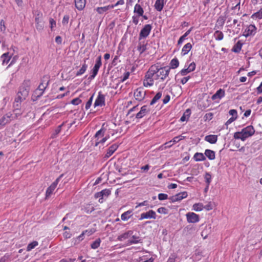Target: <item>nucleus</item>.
I'll use <instances>...</instances> for the list:
<instances>
[{
    "mask_svg": "<svg viewBox=\"0 0 262 262\" xmlns=\"http://www.w3.org/2000/svg\"><path fill=\"white\" fill-rule=\"evenodd\" d=\"M170 68L168 67H161L153 64L145 73L143 80V85L145 87H150L154 84L155 81L157 84L163 81L169 75Z\"/></svg>",
    "mask_w": 262,
    "mask_h": 262,
    "instance_id": "1",
    "label": "nucleus"
},
{
    "mask_svg": "<svg viewBox=\"0 0 262 262\" xmlns=\"http://www.w3.org/2000/svg\"><path fill=\"white\" fill-rule=\"evenodd\" d=\"M255 133V129L252 125H249L242 129L241 132L234 133V138L245 141L247 138L252 136Z\"/></svg>",
    "mask_w": 262,
    "mask_h": 262,
    "instance_id": "2",
    "label": "nucleus"
},
{
    "mask_svg": "<svg viewBox=\"0 0 262 262\" xmlns=\"http://www.w3.org/2000/svg\"><path fill=\"white\" fill-rule=\"evenodd\" d=\"M63 174H61L56 180L53 182L51 185L47 189L46 192V198H49L51 195L53 193L55 188H56L57 184H58L60 180L62 177Z\"/></svg>",
    "mask_w": 262,
    "mask_h": 262,
    "instance_id": "3",
    "label": "nucleus"
},
{
    "mask_svg": "<svg viewBox=\"0 0 262 262\" xmlns=\"http://www.w3.org/2000/svg\"><path fill=\"white\" fill-rule=\"evenodd\" d=\"M152 29V26L150 24L145 25L141 29L139 36V40H141L146 38L150 34Z\"/></svg>",
    "mask_w": 262,
    "mask_h": 262,
    "instance_id": "4",
    "label": "nucleus"
},
{
    "mask_svg": "<svg viewBox=\"0 0 262 262\" xmlns=\"http://www.w3.org/2000/svg\"><path fill=\"white\" fill-rule=\"evenodd\" d=\"M146 95V91L143 88H138L134 92V96L136 100L142 101Z\"/></svg>",
    "mask_w": 262,
    "mask_h": 262,
    "instance_id": "5",
    "label": "nucleus"
},
{
    "mask_svg": "<svg viewBox=\"0 0 262 262\" xmlns=\"http://www.w3.org/2000/svg\"><path fill=\"white\" fill-rule=\"evenodd\" d=\"M101 65V56H99L97 57L95 66L92 70V74L90 76V78L92 79L96 77Z\"/></svg>",
    "mask_w": 262,
    "mask_h": 262,
    "instance_id": "6",
    "label": "nucleus"
},
{
    "mask_svg": "<svg viewBox=\"0 0 262 262\" xmlns=\"http://www.w3.org/2000/svg\"><path fill=\"white\" fill-rule=\"evenodd\" d=\"M186 216L187 221L189 223H196L200 221L199 215L194 212H188Z\"/></svg>",
    "mask_w": 262,
    "mask_h": 262,
    "instance_id": "7",
    "label": "nucleus"
},
{
    "mask_svg": "<svg viewBox=\"0 0 262 262\" xmlns=\"http://www.w3.org/2000/svg\"><path fill=\"white\" fill-rule=\"evenodd\" d=\"M157 217L156 213L152 210H150L146 212L141 214L139 220L143 219H156Z\"/></svg>",
    "mask_w": 262,
    "mask_h": 262,
    "instance_id": "8",
    "label": "nucleus"
},
{
    "mask_svg": "<svg viewBox=\"0 0 262 262\" xmlns=\"http://www.w3.org/2000/svg\"><path fill=\"white\" fill-rule=\"evenodd\" d=\"M105 105V96L101 92L98 93V95L94 102V107L102 106Z\"/></svg>",
    "mask_w": 262,
    "mask_h": 262,
    "instance_id": "9",
    "label": "nucleus"
},
{
    "mask_svg": "<svg viewBox=\"0 0 262 262\" xmlns=\"http://www.w3.org/2000/svg\"><path fill=\"white\" fill-rule=\"evenodd\" d=\"M187 193L186 191L181 192L171 196L169 199L172 202L180 201L187 196Z\"/></svg>",
    "mask_w": 262,
    "mask_h": 262,
    "instance_id": "10",
    "label": "nucleus"
},
{
    "mask_svg": "<svg viewBox=\"0 0 262 262\" xmlns=\"http://www.w3.org/2000/svg\"><path fill=\"white\" fill-rule=\"evenodd\" d=\"M256 27L254 25H250L245 29L244 35L248 37L250 35H254L256 32Z\"/></svg>",
    "mask_w": 262,
    "mask_h": 262,
    "instance_id": "11",
    "label": "nucleus"
},
{
    "mask_svg": "<svg viewBox=\"0 0 262 262\" xmlns=\"http://www.w3.org/2000/svg\"><path fill=\"white\" fill-rule=\"evenodd\" d=\"M36 28L38 31H41L44 27L43 23L41 19V15L38 14L35 18Z\"/></svg>",
    "mask_w": 262,
    "mask_h": 262,
    "instance_id": "12",
    "label": "nucleus"
},
{
    "mask_svg": "<svg viewBox=\"0 0 262 262\" xmlns=\"http://www.w3.org/2000/svg\"><path fill=\"white\" fill-rule=\"evenodd\" d=\"M147 41L145 40H139L137 49L140 54H142L147 50Z\"/></svg>",
    "mask_w": 262,
    "mask_h": 262,
    "instance_id": "13",
    "label": "nucleus"
},
{
    "mask_svg": "<svg viewBox=\"0 0 262 262\" xmlns=\"http://www.w3.org/2000/svg\"><path fill=\"white\" fill-rule=\"evenodd\" d=\"M149 112V110L147 108L146 105H144L141 107L139 112H138L136 115V118L137 119H141L145 116Z\"/></svg>",
    "mask_w": 262,
    "mask_h": 262,
    "instance_id": "14",
    "label": "nucleus"
},
{
    "mask_svg": "<svg viewBox=\"0 0 262 262\" xmlns=\"http://www.w3.org/2000/svg\"><path fill=\"white\" fill-rule=\"evenodd\" d=\"M166 3V0H156L154 5L155 9L157 11L161 12L163 10Z\"/></svg>",
    "mask_w": 262,
    "mask_h": 262,
    "instance_id": "15",
    "label": "nucleus"
},
{
    "mask_svg": "<svg viewBox=\"0 0 262 262\" xmlns=\"http://www.w3.org/2000/svg\"><path fill=\"white\" fill-rule=\"evenodd\" d=\"M12 120L13 119H12L11 113H7L0 119V125H5Z\"/></svg>",
    "mask_w": 262,
    "mask_h": 262,
    "instance_id": "16",
    "label": "nucleus"
},
{
    "mask_svg": "<svg viewBox=\"0 0 262 262\" xmlns=\"http://www.w3.org/2000/svg\"><path fill=\"white\" fill-rule=\"evenodd\" d=\"M225 20H226L225 17L223 16H219L217 19L216 23L215 24L214 29H221L223 28V27L225 24Z\"/></svg>",
    "mask_w": 262,
    "mask_h": 262,
    "instance_id": "17",
    "label": "nucleus"
},
{
    "mask_svg": "<svg viewBox=\"0 0 262 262\" xmlns=\"http://www.w3.org/2000/svg\"><path fill=\"white\" fill-rule=\"evenodd\" d=\"M133 234V231L128 230V231L120 234V235H119L117 237V239L119 241H123L127 239L131 235H132Z\"/></svg>",
    "mask_w": 262,
    "mask_h": 262,
    "instance_id": "18",
    "label": "nucleus"
},
{
    "mask_svg": "<svg viewBox=\"0 0 262 262\" xmlns=\"http://www.w3.org/2000/svg\"><path fill=\"white\" fill-rule=\"evenodd\" d=\"M11 56L9 52L3 54L0 57V60L2 61V65L5 66L7 64L11 59Z\"/></svg>",
    "mask_w": 262,
    "mask_h": 262,
    "instance_id": "19",
    "label": "nucleus"
},
{
    "mask_svg": "<svg viewBox=\"0 0 262 262\" xmlns=\"http://www.w3.org/2000/svg\"><path fill=\"white\" fill-rule=\"evenodd\" d=\"M48 81L46 82H42L41 83H40L38 87V89L36 91V93L38 94V95H41L43 94L45 90L48 86Z\"/></svg>",
    "mask_w": 262,
    "mask_h": 262,
    "instance_id": "20",
    "label": "nucleus"
},
{
    "mask_svg": "<svg viewBox=\"0 0 262 262\" xmlns=\"http://www.w3.org/2000/svg\"><path fill=\"white\" fill-rule=\"evenodd\" d=\"M225 96V91L223 89H219L216 92L212 95L211 99L212 100H215L216 99H220Z\"/></svg>",
    "mask_w": 262,
    "mask_h": 262,
    "instance_id": "21",
    "label": "nucleus"
},
{
    "mask_svg": "<svg viewBox=\"0 0 262 262\" xmlns=\"http://www.w3.org/2000/svg\"><path fill=\"white\" fill-rule=\"evenodd\" d=\"M85 0H75L76 8L79 10H82L85 6Z\"/></svg>",
    "mask_w": 262,
    "mask_h": 262,
    "instance_id": "22",
    "label": "nucleus"
},
{
    "mask_svg": "<svg viewBox=\"0 0 262 262\" xmlns=\"http://www.w3.org/2000/svg\"><path fill=\"white\" fill-rule=\"evenodd\" d=\"M118 147V145L114 144L111 145L108 149L106 154H105V158H109L117 150Z\"/></svg>",
    "mask_w": 262,
    "mask_h": 262,
    "instance_id": "23",
    "label": "nucleus"
},
{
    "mask_svg": "<svg viewBox=\"0 0 262 262\" xmlns=\"http://www.w3.org/2000/svg\"><path fill=\"white\" fill-rule=\"evenodd\" d=\"M17 94H19L23 98V99L25 100L29 94V88H20Z\"/></svg>",
    "mask_w": 262,
    "mask_h": 262,
    "instance_id": "24",
    "label": "nucleus"
},
{
    "mask_svg": "<svg viewBox=\"0 0 262 262\" xmlns=\"http://www.w3.org/2000/svg\"><path fill=\"white\" fill-rule=\"evenodd\" d=\"M133 215V210H129L123 213L121 215V219L123 221H127Z\"/></svg>",
    "mask_w": 262,
    "mask_h": 262,
    "instance_id": "25",
    "label": "nucleus"
},
{
    "mask_svg": "<svg viewBox=\"0 0 262 262\" xmlns=\"http://www.w3.org/2000/svg\"><path fill=\"white\" fill-rule=\"evenodd\" d=\"M205 140L211 144H214L217 141V136L215 135H208L205 137Z\"/></svg>",
    "mask_w": 262,
    "mask_h": 262,
    "instance_id": "26",
    "label": "nucleus"
},
{
    "mask_svg": "<svg viewBox=\"0 0 262 262\" xmlns=\"http://www.w3.org/2000/svg\"><path fill=\"white\" fill-rule=\"evenodd\" d=\"M192 48V45L190 42L187 43L182 48L181 55L184 56L187 54Z\"/></svg>",
    "mask_w": 262,
    "mask_h": 262,
    "instance_id": "27",
    "label": "nucleus"
},
{
    "mask_svg": "<svg viewBox=\"0 0 262 262\" xmlns=\"http://www.w3.org/2000/svg\"><path fill=\"white\" fill-rule=\"evenodd\" d=\"M110 9H113V6H111L110 5L104 7H97L96 9V11L98 13L102 14L107 11Z\"/></svg>",
    "mask_w": 262,
    "mask_h": 262,
    "instance_id": "28",
    "label": "nucleus"
},
{
    "mask_svg": "<svg viewBox=\"0 0 262 262\" xmlns=\"http://www.w3.org/2000/svg\"><path fill=\"white\" fill-rule=\"evenodd\" d=\"M88 67V66L87 64L86 63V60H84V63H83L82 67L80 68V69L77 72V73L76 74V76H81V75H82L83 74H84L85 73V72L86 71V70H87Z\"/></svg>",
    "mask_w": 262,
    "mask_h": 262,
    "instance_id": "29",
    "label": "nucleus"
},
{
    "mask_svg": "<svg viewBox=\"0 0 262 262\" xmlns=\"http://www.w3.org/2000/svg\"><path fill=\"white\" fill-rule=\"evenodd\" d=\"M205 156L207 157L209 160H213L215 159V152L210 149H206L205 151Z\"/></svg>",
    "mask_w": 262,
    "mask_h": 262,
    "instance_id": "30",
    "label": "nucleus"
},
{
    "mask_svg": "<svg viewBox=\"0 0 262 262\" xmlns=\"http://www.w3.org/2000/svg\"><path fill=\"white\" fill-rule=\"evenodd\" d=\"M134 12L137 13L138 16H143L144 10L139 4H136L134 7Z\"/></svg>",
    "mask_w": 262,
    "mask_h": 262,
    "instance_id": "31",
    "label": "nucleus"
},
{
    "mask_svg": "<svg viewBox=\"0 0 262 262\" xmlns=\"http://www.w3.org/2000/svg\"><path fill=\"white\" fill-rule=\"evenodd\" d=\"M193 158L196 161H204L206 159L204 155L201 152H196L194 154Z\"/></svg>",
    "mask_w": 262,
    "mask_h": 262,
    "instance_id": "32",
    "label": "nucleus"
},
{
    "mask_svg": "<svg viewBox=\"0 0 262 262\" xmlns=\"http://www.w3.org/2000/svg\"><path fill=\"white\" fill-rule=\"evenodd\" d=\"M213 36L216 40H221L223 39L224 37V34L223 32L219 30H216L214 32Z\"/></svg>",
    "mask_w": 262,
    "mask_h": 262,
    "instance_id": "33",
    "label": "nucleus"
},
{
    "mask_svg": "<svg viewBox=\"0 0 262 262\" xmlns=\"http://www.w3.org/2000/svg\"><path fill=\"white\" fill-rule=\"evenodd\" d=\"M179 61L178 59L176 58L172 59L170 62V68L171 69H176L179 67Z\"/></svg>",
    "mask_w": 262,
    "mask_h": 262,
    "instance_id": "34",
    "label": "nucleus"
},
{
    "mask_svg": "<svg viewBox=\"0 0 262 262\" xmlns=\"http://www.w3.org/2000/svg\"><path fill=\"white\" fill-rule=\"evenodd\" d=\"M192 209L195 211H201L204 209V205L202 203H195L192 206Z\"/></svg>",
    "mask_w": 262,
    "mask_h": 262,
    "instance_id": "35",
    "label": "nucleus"
},
{
    "mask_svg": "<svg viewBox=\"0 0 262 262\" xmlns=\"http://www.w3.org/2000/svg\"><path fill=\"white\" fill-rule=\"evenodd\" d=\"M251 18L254 19H261L262 18V8H261L258 11L253 13L251 15Z\"/></svg>",
    "mask_w": 262,
    "mask_h": 262,
    "instance_id": "36",
    "label": "nucleus"
},
{
    "mask_svg": "<svg viewBox=\"0 0 262 262\" xmlns=\"http://www.w3.org/2000/svg\"><path fill=\"white\" fill-rule=\"evenodd\" d=\"M162 95V94L161 92L157 93L156 95L154 96L153 99L151 100L150 104L151 105L155 104L156 102H157V101L161 98Z\"/></svg>",
    "mask_w": 262,
    "mask_h": 262,
    "instance_id": "37",
    "label": "nucleus"
},
{
    "mask_svg": "<svg viewBox=\"0 0 262 262\" xmlns=\"http://www.w3.org/2000/svg\"><path fill=\"white\" fill-rule=\"evenodd\" d=\"M83 210L85 212L90 213L95 210V208L91 204H86L83 208Z\"/></svg>",
    "mask_w": 262,
    "mask_h": 262,
    "instance_id": "38",
    "label": "nucleus"
},
{
    "mask_svg": "<svg viewBox=\"0 0 262 262\" xmlns=\"http://www.w3.org/2000/svg\"><path fill=\"white\" fill-rule=\"evenodd\" d=\"M22 114L23 112L20 110H19V111H16V110H14L13 113H11L12 119L13 120L16 119L20 117Z\"/></svg>",
    "mask_w": 262,
    "mask_h": 262,
    "instance_id": "39",
    "label": "nucleus"
},
{
    "mask_svg": "<svg viewBox=\"0 0 262 262\" xmlns=\"http://www.w3.org/2000/svg\"><path fill=\"white\" fill-rule=\"evenodd\" d=\"M101 242V241L100 238H97L96 241H95L91 244V248L93 249H96L97 248H98L100 246Z\"/></svg>",
    "mask_w": 262,
    "mask_h": 262,
    "instance_id": "40",
    "label": "nucleus"
},
{
    "mask_svg": "<svg viewBox=\"0 0 262 262\" xmlns=\"http://www.w3.org/2000/svg\"><path fill=\"white\" fill-rule=\"evenodd\" d=\"M211 225H208L206 227L205 229H204L202 232V235H205L204 238H206L208 234H209L211 232Z\"/></svg>",
    "mask_w": 262,
    "mask_h": 262,
    "instance_id": "41",
    "label": "nucleus"
},
{
    "mask_svg": "<svg viewBox=\"0 0 262 262\" xmlns=\"http://www.w3.org/2000/svg\"><path fill=\"white\" fill-rule=\"evenodd\" d=\"M38 245V243L37 241H33L32 243L28 244L27 247V251H30L33 249L35 248Z\"/></svg>",
    "mask_w": 262,
    "mask_h": 262,
    "instance_id": "42",
    "label": "nucleus"
},
{
    "mask_svg": "<svg viewBox=\"0 0 262 262\" xmlns=\"http://www.w3.org/2000/svg\"><path fill=\"white\" fill-rule=\"evenodd\" d=\"M140 241V237L137 236L132 235L130 239L128 240V244H137L139 243Z\"/></svg>",
    "mask_w": 262,
    "mask_h": 262,
    "instance_id": "43",
    "label": "nucleus"
},
{
    "mask_svg": "<svg viewBox=\"0 0 262 262\" xmlns=\"http://www.w3.org/2000/svg\"><path fill=\"white\" fill-rule=\"evenodd\" d=\"M242 49V44L238 41L237 43L234 46L232 51L235 53H238Z\"/></svg>",
    "mask_w": 262,
    "mask_h": 262,
    "instance_id": "44",
    "label": "nucleus"
},
{
    "mask_svg": "<svg viewBox=\"0 0 262 262\" xmlns=\"http://www.w3.org/2000/svg\"><path fill=\"white\" fill-rule=\"evenodd\" d=\"M205 182L207 185H209L212 179L211 175L209 172H206L204 176Z\"/></svg>",
    "mask_w": 262,
    "mask_h": 262,
    "instance_id": "45",
    "label": "nucleus"
},
{
    "mask_svg": "<svg viewBox=\"0 0 262 262\" xmlns=\"http://www.w3.org/2000/svg\"><path fill=\"white\" fill-rule=\"evenodd\" d=\"M191 72L189 71L188 68H186V66L184 69L180 71V72L177 75L176 77L179 76V75H181L182 76H185L187 75L188 73Z\"/></svg>",
    "mask_w": 262,
    "mask_h": 262,
    "instance_id": "46",
    "label": "nucleus"
},
{
    "mask_svg": "<svg viewBox=\"0 0 262 262\" xmlns=\"http://www.w3.org/2000/svg\"><path fill=\"white\" fill-rule=\"evenodd\" d=\"M84 233L82 232L75 240V244L79 243L84 239Z\"/></svg>",
    "mask_w": 262,
    "mask_h": 262,
    "instance_id": "47",
    "label": "nucleus"
},
{
    "mask_svg": "<svg viewBox=\"0 0 262 262\" xmlns=\"http://www.w3.org/2000/svg\"><path fill=\"white\" fill-rule=\"evenodd\" d=\"M104 130L103 129H101L97 131L95 135V137L97 138V140H98L99 137H102L104 136Z\"/></svg>",
    "mask_w": 262,
    "mask_h": 262,
    "instance_id": "48",
    "label": "nucleus"
},
{
    "mask_svg": "<svg viewBox=\"0 0 262 262\" xmlns=\"http://www.w3.org/2000/svg\"><path fill=\"white\" fill-rule=\"evenodd\" d=\"M157 211L161 214H166L168 213V209L165 207H160L158 209Z\"/></svg>",
    "mask_w": 262,
    "mask_h": 262,
    "instance_id": "49",
    "label": "nucleus"
},
{
    "mask_svg": "<svg viewBox=\"0 0 262 262\" xmlns=\"http://www.w3.org/2000/svg\"><path fill=\"white\" fill-rule=\"evenodd\" d=\"M83 232L85 235H87L89 236L92 235L95 232V230L94 229H90L85 230Z\"/></svg>",
    "mask_w": 262,
    "mask_h": 262,
    "instance_id": "50",
    "label": "nucleus"
},
{
    "mask_svg": "<svg viewBox=\"0 0 262 262\" xmlns=\"http://www.w3.org/2000/svg\"><path fill=\"white\" fill-rule=\"evenodd\" d=\"M69 18H70V17H69V15H65L63 16L62 20V25H67L69 23Z\"/></svg>",
    "mask_w": 262,
    "mask_h": 262,
    "instance_id": "51",
    "label": "nucleus"
},
{
    "mask_svg": "<svg viewBox=\"0 0 262 262\" xmlns=\"http://www.w3.org/2000/svg\"><path fill=\"white\" fill-rule=\"evenodd\" d=\"M93 99V95L90 97L85 104V109L88 110L91 107Z\"/></svg>",
    "mask_w": 262,
    "mask_h": 262,
    "instance_id": "52",
    "label": "nucleus"
},
{
    "mask_svg": "<svg viewBox=\"0 0 262 262\" xmlns=\"http://www.w3.org/2000/svg\"><path fill=\"white\" fill-rule=\"evenodd\" d=\"M184 138V136H177V137H175L174 138H173L171 141H172V142H173V143H175L178 142L179 141L183 139Z\"/></svg>",
    "mask_w": 262,
    "mask_h": 262,
    "instance_id": "53",
    "label": "nucleus"
},
{
    "mask_svg": "<svg viewBox=\"0 0 262 262\" xmlns=\"http://www.w3.org/2000/svg\"><path fill=\"white\" fill-rule=\"evenodd\" d=\"M151 256H150V255H145L143 256H141L139 257L138 259L137 260L138 261H144L146 260V259H148V258H150Z\"/></svg>",
    "mask_w": 262,
    "mask_h": 262,
    "instance_id": "54",
    "label": "nucleus"
},
{
    "mask_svg": "<svg viewBox=\"0 0 262 262\" xmlns=\"http://www.w3.org/2000/svg\"><path fill=\"white\" fill-rule=\"evenodd\" d=\"M21 103L18 101H14L13 103V107L14 110H16V111H19L20 110Z\"/></svg>",
    "mask_w": 262,
    "mask_h": 262,
    "instance_id": "55",
    "label": "nucleus"
},
{
    "mask_svg": "<svg viewBox=\"0 0 262 262\" xmlns=\"http://www.w3.org/2000/svg\"><path fill=\"white\" fill-rule=\"evenodd\" d=\"M100 192L103 195V197L107 196L110 194L111 191L109 189H105L101 191Z\"/></svg>",
    "mask_w": 262,
    "mask_h": 262,
    "instance_id": "56",
    "label": "nucleus"
},
{
    "mask_svg": "<svg viewBox=\"0 0 262 262\" xmlns=\"http://www.w3.org/2000/svg\"><path fill=\"white\" fill-rule=\"evenodd\" d=\"M158 199L159 200H165L168 199V195L165 193H159L158 194Z\"/></svg>",
    "mask_w": 262,
    "mask_h": 262,
    "instance_id": "57",
    "label": "nucleus"
},
{
    "mask_svg": "<svg viewBox=\"0 0 262 262\" xmlns=\"http://www.w3.org/2000/svg\"><path fill=\"white\" fill-rule=\"evenodd\" d=\"M213 209V206L211 202H209L207 205H204V209L207 211L211 210Z\"/></svg>",
    "mask_w": 262,
    "mask_h": 262,
    "instance_id": "58",
    "label": "nucleus"
},
{
    "mask_svg": "<svg viewBox=\"0 0 262 262\" xmlns=\"http://www.w3.org/2000/svg\"><path fill=\"white\" fill-rule=\"evenodd\" d=\"M229 114H230V115L232 116V117H235L236 119H237V112L236 110H234V109L230 110L229 112Z\"/></svg>",
    "mask_w": 262,
    "mask_h": 262,
    "instance_id": "59",
    "label": "nucleus"
},
{
    "mask_svg": "<svg viewBox=\"0 0 262 262\" xmlns=\"http://www.w3.org/2000/svg\"><path fill=\"white\" fill-rule=\"evenodd\" d=\"M195 63L194 62H191L187 67L190 72L194 71L195 69Z\"/></svg>",
    "mask_w": 262,
    "mask_h": 262,
    "instance_id": "60",
    "label": "nucleus"
},
{
    "mask_svg": "<svg viewBox=\"0 0 262 262\" xmlns=\"http://www.w3.org/2000/svg\"><path fill=\"white\" fill-rule=\"evenodd\" d=\"M213 117V114L212 113H208L206 114L204 116L205 120H210L212 119Z\"/></svg>",
    "mask_w": 262,
    "mask_h": 262,
    "instance_id": "61",
    "label": "nucleus"
},
{
    "mask_svg": "<svg viewBox=\"0 0 262 262\" xmlns=\"http://www.w3.org/2000/svg\"><path fill=\"white\" fill-rule=\"evenodd\" d=\"M81 102L79 98H76L71 101V103L74 105H78Z\"/></svg>",
    "mask_w": 262,
    "mask_h": 262,
    "instance_id": "62",
    "label": "nucleus"
},
{
    "mask_svg": "<svg viewBox=\"0 0 262 262\" xmlns=\"http://www.w3.org/2000/svg\"><path fill=\"white\" fill-rule=\"evenodd\" d=\"M49 23L50 24V28L51 29H52L54 27L56 26V21L53 18H50L49 19Z\"/></svg>",
    "mask_w": 262,
    "mask_h": 262,
    "instance_id": "63",
    "label": "nucleus"
},
{
    "mask_svg": "<svg viewBox=\"0 0 262 262\" xmlns=\"http://www.w3.org/2000/svg\"><path fill=\"white\" fill-rule=\"evenodd\" d=\"M0 29L1 31L4 32L6 30V27L5 25V21L4 20H1L0 22Z\"/></svg>",
    "mask_w": 262,
    "mask_h": 262,
    "instance_id": "64",
    "label": "nucleus"
}]
</instances>
